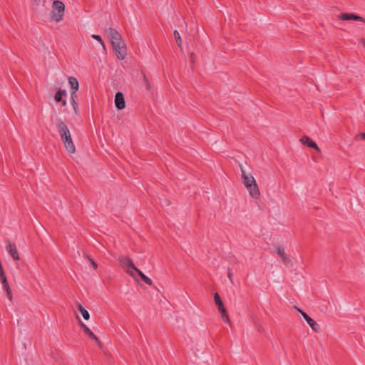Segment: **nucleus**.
I'll return each instance as SVG.
<instances>
[{
	"mask_svg": "<svg viewBox=\"0 0 365 365\" xmlns=\"http://www.w3.org/2000/svg\"><path fill=\"white\" fill-rule=\"evenodd\" d=\"M115 105L118 110H122L125 107L124 96L121 92H117L115 93Z\"/></svg>",
	"mask_w": 365,
	"mask_h": 365,
	"instance_id": "obj_10",
	"label": "nucleus"
},
{
	"mask_svg": "<svg viewBox=\"0 0 365 365\" xmlns=\"http://www.w3.org/2000/svg\"><path fill=\"white\" fill-rule=\"evenodd\" d=\"M67 95V93L66 91V90H63V89H59L56 93H55V96H54V100L57 102V103H59L61 102L62 100H63V96H66Z\"/></svg>",
	"mask_w": 365,
	"mask_h": 365,
	"instance_id": "obj_18",
	"label": "nucleus"
},
{
	"mask_svg": "<svg viewBox=\"0 0 365 365\" xmlns=\"http://www.w3.org/2000/svg\"><path fill=\"white\" fill-rule=\"evenodd\" d=\"M106 34L110 40L111 44H114L115 42H120L123 41L121 35L115 29L111 27L109 28L106 30Z\"/></svg>",
	"mask_w": 365,
	"mask_h": 365,
	"instance_id": "obj_9",
	"label": "nucleus"
},
{
	"mask_svg": "<svg viewBox=\"0 0 365 365\" xmlns=\"http://www.w3.org/2000/svg\"><path fill=\"white\" fill-rule=\"evenodd\" d=\"M77 98H78L77 93H75V92H71V103L73 110L76 115L78 114V103L76 101Z\"/></svg>",
	"mask_w": 365,
	"mask_h": 365,
	"instance_id": "obj_16",
	"label": "nucleus"
},
{
	"mask_svg": "<svg viewBox=\"0 0 365 365\" xmlns=\"http://www.w3.org/2000/svg\"><path fill=\"white\" fill-rule=\"evenodd\" d=\"M241 171L243 184L246 187H250L252 184L256 182L254 177L251 174H246L242 168H241Z\"/></svg>",
	"mask_w": 365,
	"mask_h": 365,
	"instance_id": "obj_11",
	"label": "nucleus"
},
{
	"mask_svg": "<svg viewBox=\"0 0 365 365\" xmlns=\"http://www.w3.org/2000/svg\"><path fill=\"white\" fill-rule=\"evenodd\" d=\"M135 272L139 275V277L141 278V279L146 283L148 285H151L153 282L152 280L148 277L146 275H145L139 269H137Z\"/></svg>",
	"mask_w": 365,
	"mask_h": 365,
	"instance_id": "obj_20",
	"label": "nucleus"
},
{
	"mask_svg": "<svg viewBox=\"0 0 365 365\" xmlns=\"http://www.w3.org/2000/svg\"><path fill=\"white\" fill-rule=\"evenodd\" d=\"M227 275H228L229 279L231 280V279H232V273H231V272H230V269H228V273H227Z\"/></svg>",
	"mask_w": 365,
	"mask_h": 365,
	"instance_id": "obj_32",
	"label": "nucleus"
},
{
	"mask_svg": "<svg viewBox=\"0 0 365 365\" xmlns=\"http://www.w3.org/2000/svg\"><path fill=\"white\" fill-rule=\"evenodd\" d=\"M80 327L83 329V332L91 339L95 340L99 347L101 346V342L99 339L93 333V331L77 317Z\"/></svg>",
	"mask_w": 365,
	"mask_h": 365,
	"instance_id": "obj_7",
	"label": "nucleus"
},
{
	"mask_svg": "<svg viewBox=\"0 0 365 365\" xmlns=\"http://www.w3.org/2000/svg\"><path fill=\"white\" fill-rule=\"evenodd\" d=\"M112 47L115 52V55L117 58L120 60H123L126 55V46L123 41L120 42H115V43L112 44Z\"/></svg>",
	"mask_w": 365,
	"mask_h": 365,
	"instance_id": "obj_5",
	"label": "nucleus"
},
{
	"mask_svg": "<svg viewBox=\"0 0 365 365\" xmlns=\"http://www.w3.org/2000/svg\"><path fill=\"white\" fill-rule=\"evenodd\" d=\"M297 309L299 311V312L301 313L304 319L306 320V322L308 323V324L310 326L313 331H314L315 332H319L320 331V326L312 318H311L307 313H305L302 310L298 308H297Z\"/></svg>",
	"mask_w": 365,
	"mask_h": 365,
	"instance_id": "obj_6",
	"label": "nucleus"
},
{
	"mask_svg": "<svg viewBox=\"0 0 365 365\" xmlns=\"http://www.w3.org/2000/svg\"><path fill=\"white\" fill-rule=\"evenodd\" d=\"M355 139L356 140H361V139H364L365 140V133H361L358 135H356L355 137Z\"/></svg>",
	"mask_w": 365,
	"mask_h": 365,
	"instance_id": "obj_29",
	"label": "nucleus"
},
{
	"mask_svg": "<svg viewBox=\"0 0 365 365\" xmlns=\"http://www.w3.org/2000/svg\"><path fill=\"white\" fill-rule=\"evenodd\" d=\"M300 142L303 145H307L309 148H314L317 150V151H319V148L317 143L314 142L308 136H303L300 138Z\"/></svg>",
	"mask_w": 365,
	"mask_h": 365,
	"instance_id": "obj_12",
	"label": "nucleus"
},
{
	"mask_svg": "<svg viewBox=\"0 0 365 365\" xmlns=\"http://www.w3.org/2000/svg\"><path fill=\"white\" fill-rule=\"evenodd\" d=\"M3 284V287H4V289H6L7 287H10L9 285L8 282L6 284Z\"/></svg>",
	"mask_w": 365,
	"mask_h": 365,
	"instance_id": "obj_33",
	"label": "nucleus"
},
{
	"mask_svg": "<svg viewBox=\"0 0 365 365\" xmlns=\"http://www.w3.org/2000/svg\"><path fill=\"white\" fill-rule=\"evenodd\" d=\"M173 34H174V38L175 39V41L178 46V47L180 48V51H182V39H181L180 35L177 30L174 31Z\"/></svg>",
	"mask_w": 365,
	"mask_h": 365,
	"instance_id": "obj_21",
	"label": "nucleus"
},
{
	"mask_svg": "<svg viewBox=\"0 0 365 365\" xmlns=\"http://www.w3.org/2000/svg\"><path fill=\"white\" fill-rule=\"evenodd\" d=\"M119 263L122 268L131 277H134V272L138 269L128 257L121 256L118 258Z\"/></svg>",
	"mask_w": 365,
	"mask_h": 365,
	"instance_id": "obj_3",
	"label": "nucleus"
},
{
	"mask_svg": "<svg viewBox=\"0 0 365 365\" xmlns=\"http://www.w3.org/2000/svg\"><path fill=\"white\" fill-rule=\"evenodd\" d=\"M36 4H38L40 3V0H34Z\"/></svg>",
	"mask_w": 365,
	"mask_h": 365,
	"instance_id": "obj_34",
	"label": "nucleus"
},
{
	"mask_svg": "<svg viewBox=\"0 0 365 365\" xmlns=\"http://www.w3.org/2000/svg\"><path fill=\"white\" fill-rule=\"evenodd\" d=\"M92 38L96 39V41H99L100 43L103 46V47L105 48L104 42L103 41L101 37L99 35L93 34V35H92Z\"/></svg>",
	"mask_w": 365,
	"mask_h": 365,
	"instance_id": "obj_25",
	"label": "nucleus"
},
{
	"mask_svg": "<svg viewBox=\"0 0 365 365\" xmlns=\"http://www.w3.org/2000/svg\"><path fill=\"white\" fill-rule=\"evenodd\" d=\"M86 258L90 262L91 265L96 269L98 268V264L96 262H94L88 255H86Z\"/></svg>",
	"mask_w": 365,
	"mask_h": 365,
	"instance_id": "obj_26",
	"label": "nucleus"
},
{
	"mask_svg": "<svg viewBox=\"0 0 365 365\" xmlns=\"http://www.w3.org/2000/svg\"><path fill=\"white\" fill-rule=\"evenodd\" d=\"M56 125L58 132L60 135L61 139L64 144L66 150L69 153H74L76 151L75 145L72 140L71 135L68 126L63 121V120L58 118L56 120Z\"/></svg>",
	"mask_w": 365,
	"mask_h": 365,
	"instance_id": "obj_1",
	"label": "nucleus"
},
{
	"mask_svg": "<svg viewBox=\"0 0 365 365\" xmlns=\"http://www.w3.org/2000/svg\"><path fill=\"white\" fill-rule=\"evenodd\" d=\"M190 56L191 61L193 63L194 62V53L191 52Z\"/></svg>",
	"mask_w": 365,
	"mask_h": 365,
	"instance_id": "obj_30",
	"label": "nucleus"
},
{
	"mask_svg": "<svg viewBox=\"0 0 365 365\" xmlns=\"http://www.w3.org/2000/svg\"><path fill=\"white\" fill-rule=\"evenodd\" d=\"M53 10L50 14L51 20L56 23L63 19L65 11L64 4L58 0H55L52 4Z\"/></svg>",
	"mask_w": 365,
	"mask_h": 365,
	"instance_id": "obj_2",
	"label": "nucleus"
},
{
	"mask_svg": "<svg viewBox=\"0 0 365 365\" xmlns=\"http://www.w3.org/2000/svg\"><path fill=\"white\" fill-rule=\"evenodd\" d=\"M339 18L343 21H356L365 23V19L354 13H343Z\"/></svg>",
	"mask_w": 365,
	"mask_h": 365,
	"instance_id": "obj_8",
	"label": "nucleus"
},
{
	"mask_svg": "<svg viewBox=\"0 0 365 365\" xmlns=\"http://www.w3.org/2000/svg\"><path fill=\"white\" fill-rule=\"evenodd\" d=\"M4 290L6 292V295H7L8 298L9 299V300H11L12 299V292H11V288L10 287H7Z\"/></svg>",
	"mask_w": 365,
	"mask_h": 365,
	"instance_id": "obj_28",
	"label": "nucleus"
},
{
	"mask_svg": "<svg viewBox=\"0 0 365 365\" xmlns=\"http://www.w3.org/2000/svg\"><path fill=\"white\" fill-rule=\"evenodd\" d=\"M0 281L2 284H6L7 282L4 269L0 271Z\"/></svg>",
	"mask_w": 365,
	"mask_h": 365,
	"instance_id": "obj_23",
	"label": "nucleus"
},
{
	"mask_svg": "<svg viewBox=\"0 0 365 365\" xmlns=\"http://www.w3.org/2000/svg\"><path fill=\"white\" fill-rule=\"evenodd\" d=\"M160 204L162 206H169L170 202L168 199L164 198L160 200Z\"/></svg>",
	"mask_w": 365,
	"mask_h": 365,
	"instance_id": "obj_27",
	"label": "nucleus"
},
{
	"mask_svg": "<svg viewBox=\"0 0 365 365\" xmlns=\"http://www.w3.org/2000/svg\"><path fill=\"white\" fill-rule=\"evenodd\" d=\"M6 250L14 260L19 259V255L14 244L9 242L6 245Z\"/></svg>",
	"mask_w": 365,
	"mask_h": 365,
	"instance_id": "obj_14",
	"label": "nucleus"
},
{
	"mask_svg": "<svg viewBox=\"0 0 365 365\" xmlns=\"http://www.w3.org/2000/svg\"><path fill=\"white\" fill-rule=\"evenodd\" d=\"M61 102V106H66V104H67V102H66V100H63V99Z\"/></svg>",
	"mask_w": 365,
	"mask_h": 365,
	"instance_id": "obj_31",
	"label": "nucleus"
},
{
	"mask_svg": "<svg viewBox=\"0 0 365 365\" xmlns=\"http://www.w3.org/2000/svg\"><path fill=\"white\" fill-rule=\"evenodd\" d=\"M214 301L215 304L217 306L218 310L221 314V317L223 321L225 322H230L229 316L218 293H215Z\"/></svg>",
	"mask_w": 365,
	"mask_h": 365,
	"instance_id": "obj_4",
	"label": "nucleus"
},
{
	"mask_svg": "<svg viewBox=\"0 0 365 365\" xmlns=\"http://www.w3.org/2000/svg\"><path fill=\"white\" fill-rule=\"evenodd\" d=\"M141 75H142V76H143V83H144V84H145V86L146 87V89H147L148 91H150V90L151 86H150V83H149L148 78H147V76H146V75H145V73L142 72V73H141Z\"/></svg>",
	"mask_w": 365,
	"mask_h": 365,
	"instance_id": "obj_22",
	"label": "nucleus"
},
{
	"mask_svg": "<svg viewBox=\"0 0 365 365\" xmlns=\"http://www.w3.org/2000/svg\"><path fill=\"white\" fill-rule=\"evenodd\" d=\"M277 253L280 256V257L282 258V260L283 261V262L284 264H287L291 262L290 259L287 257L284 251L282 249H281L279 247H277Z\"/></svg>",
	"mask_w": 365,
	"mask_h": 365,
	"instance_id": "obj_17",
	"label": "nucleus"
},
{
	"mask_svg": "<svg viewBox=\"0 0 365 365\" xmlns=\"http://www.w3.org/2000/svg\"><path fill=\"white\" fill-rule=\"evenodd\" d=\"M249 191L250 196L255 199H258L260 196V192L257 182L252 184L250 187H246Z\"/></svg>",
	"mask_w": 365,
	"mask_h": 365,
	"instance_id": "obj_13",
	"label": "nucleus"
},
{
	"mask_svg": "<svg viewBox=\"0 0 365 365\" xmlns=\"http://www.w3.org/2000/svg\"><path fill=\"white\" fill-rule=\"evenodd\" d=\"M68 81L71 88V92H75V93H76V91L79 88V83L77 78L75 77H69Z\"/></svg>",
	"mask_w": 365,
	"mask_h": 365,
	"instance_id": "obj_15",
	"label": "nucleus"
},
{
	"mask_svg": "<svg viewBox=\"0 0 365 365\" xmlns=\"http://www.w3.org/2000/svg\"><path fill=\"white\" fill-rule=\"evenodd\" d=\"M0 281L2 284H6L7 282L4 269L0 271Z\"/></svg>",
	"mask_w": 365,
	"mask_h": 365,
	"instance_id": "obj_24",
	"label": "nucleus"
},
{
	"mask_svg": "<svg viewBox=\"0 0 365 365\" xmlns=\"http://www.w3.org/2000/svg\"><path fill=\"white\" fill-rule=\"evenodd\" d=\"M77 308H78V310L82 314V317H83V319L85 320H88L90 318V314H89L88 312L86 309H85L84 307L80 303H78L77 304Z\"/></svg>",
	"mask_w": 365,
	"mask_h": 365,
	"instance_id": "obj_19",
	"label": "nucleus"
}]
</instances>
